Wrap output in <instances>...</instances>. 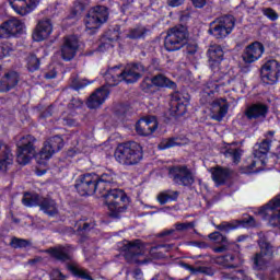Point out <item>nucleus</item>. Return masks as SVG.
<instances>
[{"label":"nucleus","mask_w":280,"mask_h":280,"mask_svg":"<svg viewBox=\"0 0 280 280\" xmlns=\"http://www.w3.org/2000/svg\"><path fill=\"white\" fill-rule=\"evenodd\" d=\"M34 143H36V138L30 135L22 137L16 142V161L20 165H27L34 156L38 165H47V161H49L56 152H60L65 147L62 137L55 136L46 140L42 150L36 154V147H34Z\"/></svg>","instance_id":"obj_1"},{"label":"nucleus","mask_w":280,"mask_h":280,"mask_svg":"<svg viewBox=\"0 0 280 280\" xmlns=\"http://www.w3.org/2000/svg\"><path fill=\"white\" fill-rule=\"evenodd\" d=\"M116 178L117 175L113 171H107L101 177L97 176L95 182V191L104 197L110 218H119V213L126 211V202H128V197L122 190L110 189Z\"/></svg>","instance_id":"obj_2"},{"label":"nucleus","mask_w":280,"mask_h":280,"mask_svg":"<svg viewBox=\"0 0 280 280\" xmlns=\"http://www.w3.org/2000/svg\"><path fill=\"white\" fill-rule=\"evenodd\" d=\"M145 68L143 65H128L125 69L120 67L109 68L104 75L106 86H117L119 82L135 84L143 75Z\"/></svg>","instance_id":"obj_3"},{"label":"nucleus","mask_w":280,"mask_h":280,"mask_svg":"<svg viewBox=\"0 0 280 280\" xmlns=\"http://www.w3.org/2000/svg\"><path fill=\"white\" fill-rule=\"evenodd\" d=\"M114 156L120 165H138L143 161V147L139 142H126L117 147Z\"/></svg>","instance_id":"obj_4"},{"label":"nucleus","mask_w":280,"mask_h":280,"mask_svg":"<svg viewBox=\"0 0 280 280\" xmlns=\"http://www.w3.org/2000/svg\"><path fill=\"white\" fill-rule=\"evenodd\" d=\"M106 21H108V9L104 5H96L89 11L84 19L85 30L89 34H95Z\"/></svg>","instance_id":"obj_5"},{"label":"nucleus","mask_w":280,"mask_h":280,"mask_svg":"<svg viewBox=\"0 0 280 280\" xmlns=\"http://www.w3.org/2000/svg\"><path fill=\"white\" fill-rule=\"evenodd\" d=\"M235 28V16L233 15H223L221 18H217L214 21L210 23V28L208 34L213 36L214 38H226L231 32Z\"/></svg>","instance_id":"obj_6"},{"label":"nucleus","mask_w":280,"mask_h":280,"mask_svg":"<svg viewBox=\"0 0 280 280\" xmlns=\"http://www.w3.org/2000/svg\"><path fill=\"white\" fill-rule=\"evenodd\" d=\"M187 43V28L185 26H175L167 32L164 39L166 51H178Z\"/></svg>","instance_id":"obj_7"},{"label":"nucleus","mask_w":280,"mask_h":280,"mask_svg":"<svg viewBox=\"0 0 280 280\" xmlns=\"http://www.w3.org/2000/svg\"><path fill=\"white\" fill-rule=\"evenodd\" d=\"M168 177L173 179L175 185H183L189 187L194 185L196 177L194 171L187 165H175L168 168Z\"/></svg>","instance_id":"obj_8"},{"label":"nucleus","mask_w":280,"mask_h":280,"mask_svg":"<svg viewBox=\"0 0 280 280\" xmlns=\"http://www.w3.org/2000/svg\"><path fill=\"white\" fill-rule=\"evenodd\" d=\"M258 244L260 246V253L254 257V266L256 270H264L270 264V259H272V246H270V243H268L261 233L259 234Z\"/></svg>","instance_id":"obj_9"},{"label":"nucleus","mask_w":280,"mask_h":280,"mask_svg":"<svg viewBox=\"0 0 280 280\" xmlns=\"http://www.w3.org/2000/svg\"><path fill=\"white\" fill-rule=\"evenodd\" d=\"M122 250L127 261L136 264H138L140 257H145V253H148L147 245L141 240L126 241Z\"/></svg>","instance_id":"obj_10"},{"label":"nucleus","mask_w":280,"mask_h":280,"mask_svg":"<svg viewBox=\"0 0 280 280\" xmlns=\"http://www.w3.org/2000/svg\"><path fill=\"white\" fill-rule=\"evenodd\" d=\"M280 195L269 201L265 207H262L259 211L260 215L265 218V220H269V224L271 226L280 228Z\"/></svg>","instance_id":"obj_11"},{"label":"nucleus","mask_w":280,"mask_h":280,"mask_svg":"<svg viewBox=\"0 0 280 280\" xmlns=\"http://www.w3.org/2000/svg\"><path fill=\"white\" fill-rule=\"evenodd\" d=\"M280 78V62L276 59L268 60L261 67V80L265 84H277Z\"/></svg>","instance_id":"obj_12"},{"label":"nucleus","mask_w":280,"mask_h":280,"mask_svg":"<svg viewBox=\"0 0 280 280\" xmlns=\"http://www.w3.org/2000/svg\"><path fill=\"white\" fill-rule=\"evenodd\" d=\"M96 180L97 174L95 173L81 176L75 184L77 191H79L80 196H93Z\"/></svg>","instance_id":"obj_13"},{"label":"nucleus","mask_w":280,"mask_h":280,"mask_svg":"<svg viewBox=\"0 0 280 280\" xmlns=\"http://www.w3.org/2000/svg\"><path fill=\"white\" fill-rule=\"evenodd\" d=\"M153 86L161 89H163V86H167L168 89H176V83L163 74H158L153 78L147 77L142 81L141 88L145 93H150Z\"/></svg>","instance_id":"obj_14"},{"label":"nucleus","mask_w":280,"mask_h":280,"mask_svg":"<svg viewBox=\"0 0 280 280\" xmlns=\"http://www.w3.org/2000/svg\"><path fill=\"white\" fill-rule=\"evenodd\" d=\"M25 24L19 19H11L0 25V38H10L16 34H23Z\"/></svg>","instance_id":"obj_15"},{"label":"nucleus","mask_w":280,"mask_h":280,"mask_svg":"<svg viewBox=\"0 0 280 280\" xmlns=\"http://www.w3.org/2000/svg\"><path fill=\"white\" fill-rule=\"evenodd\" d=\"M264 51H266L264 44L254 42L244 49L242 55L243 61L246 65H253V62H257L264 56Z\"/></svg>","instance_id":"obj_16"},{"label":"nucleus","mask_w":280,"mask_h":280,"mask_svg":"<svg viewBox=\"0 0 280 280\" xmlns=\"http://www.w3.org/2000/svg\"><path fill=\"white\" fill-rule=\"evenodd\" d=\"M9 3L16 14L26 16V14L34 12L38 8L40 0H9Z\"/></svg>","instance_id":"obj_17"},{"label":"nucleus","mask_w":280,"mask_h":280,"mask_svg":"<svg viewBox=\"0 0 280 280\" xmlns=\"http://www.w3.org/2000/svg\"><path fill=\"white\" fill-rule=\"evenodd\" d=\"M78 47H80V44L75 35L65 37L63 45L61 46L62 60H73L75 54H78Z\"/></svg>","instance_id":"obj_18"},{"label":"nucleus","mask_w":280,"mask_h":280,"mask_svg":"<svg viewBox=\"0 0 280 280\" xmlns=\"http://www.w3.org/2000/svg\"><path fill=\"white\" fill-rule=\"evenodd\" d=\"M51 32H54L51 20L45 19L37 23L35 30L33 31L32 38L35 40V43H42V40H47V38L51 36Z\"/></svg>","instance_id":"obj_19"},{"label":"nucleus","mask_w":280,"mask_h":280,"mask_svg":"<svg viewBox=\"0 0 280 280\" xmlns=\"http://www.w3.org/2000/svg\"><path fill=\"white\" fill-rule=\"evenodd\" d=\"M187 106H189V98L180 93H175L171 100V115L174 117H180L187 113Z\"/></svg>","instance_id":"obj_20"},{"label":"nucleus","mask_w":280,"mask_h":280,"mask_svg":"<svg viewBox=\"0 0 280 280\" xmlns=\"http://www.w3.org/2000/svg\"><path fill=\"white\" fill-rule=\"evenodd\" d=\"M156 128H159V122L154 116L142 118L136 124V131L141 137H150V135L156 131Z\"/></svg>","instance_id":"obj_21"},{"label":"nucleus","mask_w":280,"mask_h":280,"mask_svg":"<svg viewBox=\"0 0 280 280\" xmlns=\"http://www.w3.org/2000/svg\"><path fill=\"white\" fill-rule=\"evenodd\" d=\"M229 113V102L226 98H218L212 103L210 117L214 121H222Z\"/></svg>","instance_id":"obj_22"},{"label":"nucleus","mask_w":280,"mask_h":280,"mask_svg":"<svg viewBox=\"0 0 280 280\" xmlns=\"http://www.w3.org/2000/svg\"><path fill=\"white\" fill-rule=\"evenodd\" d=\"M207 56L211 69H218L220 62L224 60V50L220 45H211L207 51Z\"/></svg>","instance_id":"obj_23"},{"label":"nucleus","mask_w":280,"mask_h":280,"mask_svg":"<svg viewBox=\"0 0 280 280\" xmlns=\"http://www.w3.org/2000/svg\"><path fill=\"white\" fill-rule=\"evenodd\" d=\"M266 115H268V105L264 103L252 104L245 110L247 119H266Z\"/></svg>","instance_id":"obj_24"},{"label":"nucleus","mask_w":280,"mask_h":280,"mask_svg":"<svg viewBox=\"0 0 280 280\" xmlns=\"http://www.w3.org/2000/svg\"><path fill=\"white\" fill-rule=\"evenodd\" d=\"M108 94L109 92L108 89H106V85L96 90V92H94L88 100V107L100 108V106L106 102Z\"/></svg>","instance_id":"obj_25"},{"label":"nucleus","mask_w":280,"mask_h":280,"mask_svg":"<svg viewBox=\"0 0 280 280\" xmlns=\"http://www.w3.org/2000/svg\"><path fill=\"white\" fill-rule=\"evenodd\" d=\"M19 84V73L11 71L4 74L0 80V93H8Z\"/></svg>","instance_id":"obj_26"},{"label":"nucleus","mask_w":280,"mask_h":280,"mask_svg":"<svg viewBox=\"0 0 280 280\" xmlns=\"http://www.w3.org/2000/svg\"><path fill=\"white\" fill-rule=\"evenodd\" d=\"M14 163V155L10 148H3L2 153H0V172L5 174Z\"/></svg>","instance_id":"obj_27"},{"label":"nucleus","mask_w":280,"mask_h":280,"mask_svg":"<svg viewBox=\"0 0 280 280\" xmlns=\"http://www.w3.org/2000/svg\"><path fill=\"white\" fill-rule=\"evenodd\" d=\"M189 140L187 138H166L163 139L158 145L159 150H170V148H176V145H187Z\"/></svg>","instance_id":"obj_28"},{"label":"nucleus","mask_w":280,"mask_h":280,"mask_svg":"<svg viewBox=\"0 0 280 280\" xmlns=\"http://www.w3.org/2000/svg\"><path fill=\"white\" fill-rule=\"evenodd\" d=\"M39 209L45 212L46 215H56V213H58V206L56 205V201L49 197H42Z\"/></svg>","instance_id":"obj_29"},{"label":"nucleus","mask_w":280,"mask_h":280,"mask_svg":"<svg viewBox=\"0 0 280 280\" xmlns=\"http://www.w3.org/2000/svg\"><path fill=\"white\" fill-rule=\"evenodd\" d=\"M51 257L59 261H69L71 259V246L52 248L49 250Z\"/></svg>","instance_id":"obj_30"},{"label":"nucleus","mask_w":280,"mask_h":280,"mask_svg":"<svg viewBox=\"0 0 280 280\" xmlns=\"http://www.w3.org/2000/svg\"><path fill=\"white\" fill-rule=\"evenodd\" d=\"M210 174H212V180L217 185H222L226 178H229V170L217 166L214 168L209 170Z\"/></svg>","instance_id":"obj_31"},{"label":"nucleus","mask_w":280,"mask_h":280,"mask_svg":"<svg viewBox=\"0 0 280 280\" xmlns=\"http://www.w3.org/2000/svg\"><path fill=\"white\" fill-rule=\"evenodd\" d=\"M271 143H272V140L266 138L265 140L261 141V143L256 144L254 148L255 159H261V156L268 154V152H270Z\"/></svg>","instance_id":"obj_32"},{"label":"nucleus","mask_w":280,"mask_h":280,"mask_svg":"<svg viewBox=\"0 0 280 280\" xmlns=\"http://www.w3.org/2000/svg\"><path fill=\"white\" fill-rule=\"evenodd\" d=\"M156 200L161 205H167V202H174V201L178 200V191L163 190L158 195Z\"/></svg>","instance_id":"obj_33"},{"label":"nucleus","mask_w":280,"mask_h":280,"mask_svg":"<svg viewBox=\"0 0 280 280\" xmlns=\"http://www.w3.org/2000/svg\"><path fill=\"white\" fill-rule=\"evenodd\" d=\"M43 197L38 194L25 192L22 198V203L24 207H40Z\"/></svg>","instance_id":"obj_34"},{"label":"nucleus","mask_w":280,"mask_h":280,"mask_svg":"<svg viewBox=\"0 0 280 280\" xmlns=\"http://www.w3.org/2000/svg\"><path fill=\"white\" fill-rule=\"evenodd\" d=\"M68 270H70V272H72L74 277H79L80 279L93 280V278H91V275H89V272L84 268L80 267V265L78 264L68 265Z\"/></svg>","instance_id":"obj_35"},{"label":"nucleus","mask_w":280,"mask_h":280,"mask_svg":"<svg viewBox=\"0 0 280 280\" xmlns=\"http://www.w3.org/2000/svg\"><path fill=\"white\" fill-rule=\"evenodd\" d=\"M27 69L31 72L38 71L40 69V59L36 55H30L26 59Z\"/></svg>","instance_id":"obj_36"},{"label":"nucleus","mask_w":280,"mask_h":280,"mask_svg":"<svg viewBox=\"0 0 280 280\" xmlns=\"http://www.w3.org/2000/svg\"><path fill=\"white\" fill-rule=\"evenodd\" d=\"M162 248H171L170 245H158L149 250L150 257L148 259H161L163 257Z\"/></svg>","instance_id":"obj_37"},{"label":"nucleus","mask_w":280,"mask_h":280,"mask_svg":"<svg viewBox=\"0 0 280 280\" xmlns=\"http://www.w3.org/2000/svg\"><path fill=\"white\" fill-rule=\"evenodd\" d=\"M14 54V46L12 44L4 42L0 44V58H8Z\"/></svg>","instance_id":"obj_38"},{"label":"nucleus","mask_w":280,"mask_h":280,"mask_svg":"<svg viewBox=\"0 0 280 280\" xmlns=\"http://www.w3.org/2000/svg\"><path fill=\"white\" fill-rule=\"evenodd\" d=\"M226 159H232L233 163H238L242 159V150L240 149H228L224 152Z\"/></svg>","instance_id":"obj_39"},{"label":"nucleus","mask_w":280,"mask_h":280,"mask_svg":"<svg viewBox=\"0 0 280 280\" xmlns=\"http://www.w3.org/2000/svg\"><path fill=\"white\" fill-rule=\"evenodd\" d=\"M147 32L148 31L145 30V27L138 26V27L132 28V30L129 31V34H127V38H131V39L143 38V36H145Z\"/></svg>","instance_id":"obj_40"},{"label":"nucleus","mask_w":280,"mask_h":280,"mask_svg":"<svg viewBox=\"0 0 280 280\" xmlns=\"http://www.w3.org/2000/svg\"><path fill=\"white\" fill-rule=\"evenodd\" d=\"M209 240L213 242V244H228L229 240L226 236L222 235L220 232H212L209 234Z\"/></svg>","instance_id":"obj_41"},{"label":"nucleus","mask_w":280,"mask_h":280,"mask_svg":"<svg viewBox=\"0 0 280 280\" xmlns=\"http://www.w3.org/2000/svg\"><path fill=\"white\" fill-rule=\"evenodd\" d=\"M215 229H218V231H222L223 233H231V231H235V229H237V225L229 222H222L221 224L217 225Z\"/></svg>","instance_id":"obj_42"},{"label":"nucleus","mask_w":280,"mask_h":280,"mask_svg":"<svg viewBox=\"0 0 280 280\" xmlns=\"http://www.w3.org/2000/svg\"><path fill=\"white\" fill-rule=\"evenodd\" d=\"M11 246L13 248H25L30 246V242L27 240L14 237L11 240Z\"/></svg>","instance_id":"obj_43"},{"label":"nucleus","mask_w":280,"mask_h":280,"mask_svg":"<svg viewBox=\"0 0 280 280\" xmlns=\"http://www.w3.org/2000/svg\"><path fill=\"white\" fill-rule=\"evenodd\" d=\"M186 270H189L190 275H206L208 269L206 267H192L190 265H185Z\"/></svg>","instance_id":"obj_44"},{"label":"nucleus","mask_w":280,"mask_h":280,"mask_svg":"<svg viewBox=\"0 0 280 280\" xmlns=\"http://www.w3.org/2000/svg\"><path fill=\"white\" fill-rule=\"evenodd\" d=\"M85 8L86 7L84 5V2H82V0L74 1L73 9H72L73 15L78 16V14H82Z\"/></svg>","instance_id":"obj_45"},{"label":"nucleus","mask_w":280,"mask_h":280,"mask_svg":"<svg viewBox=\"0 0 280 280\" xmlns=\"http://www.w3.org/2000/svg\"><path fill=\"white\" fill-rule=\"evenodd\" d=\"M262 14L270 21H277V19H279V14H277L276 11L270 8L262 9Z\"/></svg>","instance_id":"obj_46"},{"label":"nucleus","mask_w":280,"mask_h":280,"mask_svg":"<svg viewBox=\"0 0 280 280\" xmlns=\"http://www.w3.org/2000/svg\"><path fill=\"white\" fill-rule=\"evenodd\" d=\"M194 226H196L194 222L175 223L176 231H187L188 229H194Z\"/></svg>","instance_id":"obj_47"},{"label":"nucleus","mask_w":280,"mask_h":280,"mask_svg":"<svg viewBox=\"0 0 280 280\" xmlns=\"http://www.w3.org/2000/svg\"><path fill=\"white\" fill-rule=\"evenodd\" d=\"M91 82H88L85 79L80 80V81H74L72 86L75 91H80V89H84V86H89Z\"/></svg>","instance_id":"obj_48"},{"label":"nucleus","mask_w":280,"mask_h":280,"mask_svg":"<svg viewBox=\"0 0 280 280\" xmlns=\"http://www.w3.org/2000/svg\"><path fill=\"white\" fill-rule=\"evenodd\" d=\"M51 280H67V276L62 275V271L55 269L51 272Z\"/></svg>","instance_id":"obj_49"},{"label":"nucleus","mask_w":280,"mask_h":280,"mask_svg":"<svg viewBox=\"0 0 280 280\" xmlns=\"http://www.w3.org/2000/svg\"><path fill=\"white\" fill-rule=\"evenodd\" d=\"M231 242L228 243H222V246L220 247H214V253H224V250H229V248H231Z\"/></svg>","instance_id":"obj_50"},{"label":"nucleus","mask_w":280,"mask_h":280,"mask_svg":"<svg viewBox=\"0 0 280 280\" xmlns=\"http://www.w3.org/2000/svg\"><path fill=\"white\" fill-rule=\"evenodd\" d=\"M167 3L171 8H178V5L185 3V0H167Z\"/></svg>","instance_id":"obj_51"},{"label":"nucleus","mask_w":280,"mask_h":280,"mask_svg":"<svg viewBox=\"0 0 280 280\" xmlns=\"http://www.w3.org/2000/svg\"><path fill=\"white\" fill-rule=\"evenodd\" d=\"M82 107V101L80 100H72L70 103H69V108H81Z\"/></svg>","instance_id":"obj_52"},{"label":"nucleus","mask_w":280,"mask_h":280,"mask_svg":"<svg viewBox=\"0 0 280 280\" xmlns=\"http://www.w3.org/2000/svg\"><path fill=\"white\" fill-rule=\"evenodd\" d=\"M207 89L210 91L208 92V95H210V93H215V91H218V83L209 82L207 83Z\"/></svg>","instance_id":"obj_53"},{"label":"nucleus","mask_w":280,"mask_h":280,"mask_svg":"<svg viewBox=\"0 0 280 280\" xmlns=\"http://www.w3.org/2000/svg\"><path fill=\"white\" fill-rule=\"evenodd\" d=\"M63 126H77L78 122L73 118H62Z\"/></svg>","instance_id":"obj_54"},{"label":"nucleus","mask_w":280,"mask_h":280,"mask_svg":"<svg viewBox=\"0 0 280 280\" xmlns=\"http://www.w3.org/2000/svg\"><path fill=\"white\" fill-rule=\"evenodd\" d=\"M196 51H198L196 45H188L186 47V54H189L190 56H194V54H196Z\"/></svg>","instance_id":"obj_55"},{"label":"nucleus","mask_w":280,"mask_h":280,"mask_svg":"<svg viewBox=\"0 0 280 280\" xmlns=\"http://www.w3.org/2000/svg\"><path fill=\"white\" fill-rule=\"evenodd\" d=\"M207 0H192V5H195V8H205Z\"/></svg>","instance_id":"obj_56"},{"label":"nucleus","mask_w":280,"mask_h":280,"mask_svg":"<svg viewBox=\"0 0 280 280\" xmlns=\"http://www.w3.org/2000/svg\"><path fill=\"white\" fill-rule=\"evenodd\" d=\"M224 261L232 264V261H235V257H233V255H226L224 256Z\"/></svg>","instance_id":"obj_57"},{"label":"nucleus","mask_w":280,"mask_h":280,"mask_svg":"<svg viewBox=\"0 0 280 280\" xmlns=\"http://www.w3.org/2000/svg\"><path fill=\"white\" fill-rule=\"evenodd\" d=\"M172 233H174V230H165L160 233V237H165V235H172Z\"/></svg>","instance_id":"obj_58"},{"label":"nucleus","mask_w":280,"mask_h":280,"mask_svg":"<svg viewBox=\"0 0 280 280\" xmlns=\"http://www.w3.org/2000/svg\"><path fill=\"white\" fill-rule=\"evenodd\" d=\"M45 78H46L47 80H54V78H56V73H55V72H52V73H46Z\"/></svg>","instance_id":"obj_59"},{"label":"nucleus","mask_w":280,"mask_h":280,"mask_svg":"<svg viewBox=\"0 0 280 280\" xmlns=\"http://www.w3.org/2000/svg\"><path fill=\"white\" fill-rule=\"evenodd\" d=\"M51 115V107L48 108L47 113H43L42 117H49Z\"/></svg>","instance_id":"obj_60"},{"label":"nucleus","mask_w":280,"mask_h":280,"mask_svg":"<svg viewBox=\"0 0 280 280\" xmlns=\"http://www.w3.org/2000/svg\"><path fill=\"white\" fill-rule=\"evenodd\" d=\"M4 148H10V147L3 144V142L0 140V154L3 153Z\"/></svg>","instance_id":"obj_61"},{"label":"nucleus","mask_w":280,"mask_h":280,"mask_svg":"<svg viewBox=\"0 0 280 280\" xmlns=\"http://www.w3.org/2000/svg\"><path fill=\"white\" fill-rule=\"evenodd\" d=\"M248 224H250V226H255V219L253 217H249Z\"/></svg>","instance_id":"obj_62"},{"label":"nucleus","mask_w":280,"mask_h":280,"mask_svg":"<svg viewBox=\"0 0 280 280\" xmlns=\"http://www.w3.org/2000/svg\"><path fill=\"white\" fill-rule=\"evenodd\" d=\"M91 226V224L89 223H83V228L82 231H89V228Z\"/></svg>","instance_id":"obj_63"},{"label":"nucleus","mask_w":280,"mask_h":280,"mask_svg":"<svg viewBox=\"0 0 280 280\" xmlns=\"http://www.w3.org/2000/svg\"><path fill=\"white\" fill-rule=\"evenodd\" d=\"M266 137L267 139H270L269 137H275V131H268Z\"/></svg>","instance_id":"obj_64"}]
</instances>
